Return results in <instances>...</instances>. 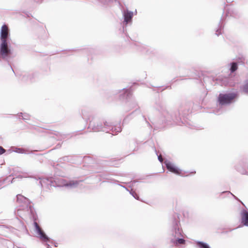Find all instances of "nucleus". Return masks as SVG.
<instances>
[{"instance_id": "f257e3e1", "label": "nucleus", "mask_w": 248, "mask_h": 248, "mask_svg": "<svg viewBox=\"0 0 248 248\" xmlns=\"http://www.w3.org/2000/svg\"><path fill=\"white\" fill-rule=\"evenodd\" d=\"M10 34L8 27L3 25L0 32V58L7 59L11 53V50L8 48V43L10 40Z\"/></svg>"}, {"instance_id": "f03ea898", "label": "nucleus", "mask_w": 248, "mask_h": 248, "mask_svg": "<svg viewBox=\"0 0 248 248\" xmlns=\"http://www.w3.org/2000/svg\"><path fill=\"white\" fill-rule=\"evenodd\" d=\"M89 127L94 132L102 131L107 133L109 132V130H111L112 135H116L122 130V128L120 125H117L111 127V126L110 125V123L107 121L104 122V127H102L101 125H99L98 124L96 125L94 122H91L89 125Z\"/></svg>"}, {"instance_id": "7ed1b4c3", "label": "nucleus", "mask_w": 248, "mask_h": 248, "mask_svg": "<svg viewBox=\"0 0 248 248\" xmlns=\"http://www.w3.org/2000/svg\"><path fill=\"white\" fill-rule=\"evenodd\" d=\"M17 202L19 207L17 210V215L22 217L25 215L29 214L31 211V205L29 200L24 196L18 194L16 196Z\"/></svg>"}, {"instance_id": "20e7f679", "label": "nucleus", "mask_w": 248, "mask_h": 248, "mask_svg": "<svg viewBox=\"0 0 248 248\" xmlns=\"http://www.w3.org/2000/svg\"><path fill=\"white\" fill-rule=\"evenodd\" d=\"M34 225L35 227V231L36 233L39 235L40 239L43 242L50 243V239L47 237V236L45 233V232L42 230L37 222H34ZM45 245L47 248H51L50 245L47 243H46Z\"/></svg>"}, {"instance_id": "39448f33", "label": "nucleus", "mask_w": 248, "mask_h": 248, "mask_svg": "<svg viewBox=\"0 0 248 248\" xmlns=\"http://www.w3.org/2000/svg\"><path fill=\"white\" fill-rule=\"evenodd\" d=\"M236 96V94L234 93L220 94L218 98V101L219 104L221 105L228 104L232 102Z\"/></svg>"}, {"instance_id": "423d86ee", "label": "nucleus", "mask_w": 248, "mask_h": 248, "mask_svg": "<svg viewBox=\"0 0 248 248\" xmlns=\"http://www.w3.org/2000/svg\"><path fill=\"white\" fill-rule=\"evenodd\" d=\"M57 186H67L70 188L76 187L79 184V182L77 181H71L67 183L62 178L57 179L55 181Z\"/></svg>"}, {"instance_id": "0eeeda50", "label": "nucleus", "mask_w": 248, "mask_h": 248, "mask_svg": "<svg viewBox=\"0 0 248 248\" xmlns=\"http://www.w3.org/2000/svg\"><path fill=\"white\" fill-rule=\"evenodd\" d=\"M165 164L169 171L177 174H181V170L171 162L166 160Z\"/></svg>"}, {"instance_id": "6e6552de", "label": "nucleus", "mask_w": 248, "mask_h": 248, "mask_svg": "<svg viewBox=\"0 0 248 248\" xmlns=\"http://www.w3.org/2000/svg\"><path fill=\"white\" fill-rule=\"evenodd\" d=\"M123 14L124 17V22L125 24L131 22L133 15L132 12L129 11L128 10H124L123 12Z\"/></svg>"}, {"instance_id": "1a4fd4ad", "label": "nucleus", "mask_w": 248, "mask_h": 248, "mask_svg": "<svg viewBox=\"0 0 248 248\" xmlns=\"http://www.w3.org/2000/svg\"><path fill=\"white\" fill-rule=\"evenodd\" d=\"M242 223L245 226H248V212L243 210L241 213Z\"/></svg>"}, {"instance_id": "9d476101", "label": "nucleus", "mask_w": 248, "mask_h": 248, "mask_svg": "<svg viewBox=\"0 0 248 248\" xmlns=\"http://www.w3.org/2000/svg\"><path fill=\"white\" fill-rule=\"evenodd\" d=\"M172 235L176 238L182 236V231L177 227V225L174 227V233H173Z\"/></svg>"}, {"instance_id": "9b49d317", "label": "nucleus", "mask_w": 248, "mask_h": 248, "mask_svg": "<svg viewBox=\"0 0 248 248\" xmlns=\"http://www.w3.org/2000/svg\"><path fill=\"white\" fill-rule=\"evenodd\" d=\"M13 151L16 153H19V154H28V151L24 149L23 148H19L16 147L13 148Z\"/></svg>"}, {"instance_id": "f8f14e48", "label": "nucleus", "mask_w": 248, "mask_h": 248, "mask_svg": "<svg viewBox=\"0 0 248 248\" xmlns=\"http://www.w3.org/2000/svg\"><path fill=\"white\" fill-rule=\"evenodd\" d=\"M31 176L29 172H20L19 174H16V177L19 178L31 177Z\"/></svg>"}, {"instance_id": "ddd939ff", "label": "nucleus", "mask_w": 248, "mask_h": 248, "mask_svg": "<svg viewBox=\"0 0 248 248\" xmlns=\"http://www.w3.org/2000/svg\"><path fill=\"white\" fill-rule=\"evenodd\" d=\"M197 244L199 248H210L208 244L202 242L198 241L197 242Z\"/></svg>"}, {"instance_id": "4468645a", "label": "nucleus", "mask_w": 248, "mask_h": 248, "mask_svg": "<svg viewBox=\"0 0 248 248\" xmlns=\"http://www.w3.org/2000/svg\"><path fill=\"white\" fill-rule=\"evenodd\" d=\"M172 242L175 245H177V244H183L185 243V240L184 239L179 238V237H178L176 238L175 240H172Z\"/></svg>"}, {"instance_id": "2eb2a0df", "label": "nucleus", "mask_w": 248, "mask_h": 248, "mask_svg": "<svg viewBox=\"0 0 248 248\" xmlns=\"http://www.w3.org/2000/svg\"><path fill=\"white\" fill-rule=\"evenodd\" d=\"M237 69V64L236 62H232L231 63V67L230 68L231 72L233 73Z\"/></svg>"}, {"instance_id": "dca6fc26", "label": "nucleus", "mask_w": 248, "mask_h": 248, "mask_svg": "<svg viewBox=\"0 0 248 248\" xmlns=\"http://www.w3.org/2000/svg\"><path fill=\"white\" fill-rule=\"evenodd\" d=\"M243 91L246 93H248V79L246 81L245 84L243 87Z\"/></svg>"}, {"instance_id": "f3484780", "label": "nucleus", "mask_w": 248, "mask_h": 248, "mask_svg": "<svg viewBox=\"0 0 248 248\" xmlns=\"http://www.w3.org/2000/svg\"><path fill=\"white\" fill-rule=\"evenodd\" d=\"M20 115L24 120H28L30 118V115L28 114L20 113Z\"/></svg>"}, {"instance_id": "a211bd4d", "label": "nucleus", "mask_w": 248, "mask_h": 248, "mask_svg": "<svg viewBox=\"0 0 248 248\" xmlns=\"http://www.w3.org/2000/svg\"><path fill=\"white\" fill-rule=\"evenodd\" d=\"M49 182V180L48 179H41L40 181V183L41 185L42 186H43L44 184L45 183H46L47 184V183Z\"/></svg>"}, {"instance_id": "6ab92c4d", "label": "nucleus", "mask_w": 248, "mask_h": 248, "mask_svg": "<svg viewBox=\"0 0 248 248\" xmlns=\"http://www.w3.org/2000/svg\"><path fill=\"white\" fill-rule=\"evenodd\" d=\"M130 194L135 198L136 199L138 200L139 197L138 196L137 193L134 191L132 189L130 192Z\"/></svg>"}, {"instance_id": "aec40b11", "label": "nucleus", "mask_w": 248, "mask_h": 248, "mask_svg": "<svg viewBox=\"0 0 248 248\" xmlns=\"http://www.w3.org/2000/svg\"><path fill=\"white\" fill-rule=\"evenodd\" d=\"M216 34L218 36L219 34H221V27L219 28V29H218L217 31H216Z\"/></svg>"}, {"instance_id": "412c9836", "label": "nucleus", "mask_w": 248, "mask_h": 248, "mask_svg": "<svg viewBox=\"0 0 248 248\" xmlns=\"http://www.w3.org/2000/svg\"><path fill=\"white\" fill-rule=\"evenodd\" d=\"M5 150L1 146H0V155H2L5 152Z\"/></svg>"}, {"instance_id": "4be33fe9", "label": "nucleus", "mask_w": 248, "mask_h": 248, "mask_svg": "<svg viewBox=\"0 0 248 248\" xmlns=\"http://www.w3.org/2000/svg\"><path fill=\"white\" fill-rule=\"evenodd\" d=\"M158 159L159 160V161L160 162H163V158L161 156V155H159L158 156Z\"/></svg>"}, {"instance_id": "5701e85b", "label": "nucleus", "mask_w": 248, "mask_h": 248, "mask_svg": "<svg viewBox=\"0 0 248 248\" xmlns=\"http://www.w3.org/2000/svg\"><path fill=\"white\" fill-rule=\"evenodd\" d=\"M125 91L124 89L123 90V92H125Z\"/></svg>"}]
</instances>
